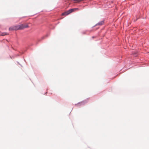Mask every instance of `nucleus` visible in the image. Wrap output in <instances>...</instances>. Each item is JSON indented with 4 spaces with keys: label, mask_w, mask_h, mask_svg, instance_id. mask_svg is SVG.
I'll use <instances>...</instances> for the list:
<instances>
[{
    "label": "nucleus",
    "mask_w": 149,
    "mask_h": 149,
    "mask_svg": "<svg viewBox=\"0 0 149 149\" xmlns=\"http://www.w3.org/2000/svg\"><path fill=\"white\" fill-rule=\"evenodd\" d=\"M29 27L27 24H22L20 25L14 26L9 29L10 30H17L23 29L25 28H28Z\"/></svg>",
    "instance_id": "f257e3e1"
},
{
    "label": "nucleus",
    "mask_w": 149,
    "mask_h": 149,
    "mask_svg": "<svg viewBox=\"0 0 149 149\" xmlns=\"http://www.w3.org/2000/svg\"><path fill=\"white\" fill-rule=\"evenodd\" d=\"M72 10H71V9H70V10H68V11L64 13H63L62 14V15H67L68 14H69L72 13Z\"/></svg>",
    "instance_id": "f03ea898"
},
{
    "label": "nucleus",
    "mask_w": 149,
    "mask_h": 149,
    "mask_svg": "<svg viewBox=\"0 0 149 149\" xmlns=\"http://www.w3.org/2000/svg\"><path fill=\"white\" fill-rule=\"evenodd\" d=\"M71 9V10H72V12L74 11H75L76 10H78V8H75Z\"/></svg>",
    "instance_id": "7ed1b4c3"
},
{
    "label": "nucleus",
    "mask_w": 149,
    "mask_h": 149,
    "mask_svg": "<svg viewBox=\"0 0 149 149\" xmlns=\"http://www.w3.org/2000/svg\"><path fill=\"white\" fill-rule=\"evenodd\" d=\"M8 35V33H2L1 34V35L2 36H5V35Z\"/></svg>",
    "instance_id": "20e7f679"
},
{
    "label": "nucleus",
    "mask_w": 149,
    "mask_h": 149,
    "mask_svg": "<svg viewBox=\"0 0 149 149\" xmlns=\"http://www.w3.org/2000/svg\"><path fill=\"white\" fill-rule=\"evenodd\" d=\"M134 56H136V55H134Z\"/></svg>",
    "instance_id": "39448f33"
}]
</instances>
